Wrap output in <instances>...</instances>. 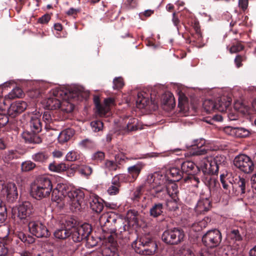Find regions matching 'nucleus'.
I'll use <instances>...</instances> for the list:
<instances>
[{
  "mask_svg": "<svg viewBox=\"0 0 256 256\" xmlns=\"http://www.w3.org/2000/svg\"><path fill=\"white\" fill-rule=\"evenodd\" d=\"M232 98L229 97L223 96L218 98L216 102V108L220 112H224L230 105Z\"/></svg>",
  "mask_w": 256,
  "mask_h": 256,
  "instance_id": "393cba45",
  "label": "nucleus"
},
{
  "mask_svg": "<svg viewBox=\"0 0 256 256\" xmlns=\"http://www.w3.org/2000/svg\"><path fill=\"white\" fill-rule=\"evenodd\" d=\"M138 212L134 210H129L126 216V218L130 224H136L138 223Z\"/></svg>",
  "mask_w": 256,
  "mask_h": 256,
  "instance_id": "e433bc0d",
  "label": "nucleus"
},
{
  "mask_svg": "<svg viewBox=\"0 0 256 256\" xmlns=\"http://www.w3.org/2000/svg\"><path fill=\"white\" fill-rule=\"evenodd\" d=\"M213 164L211 158L206 157L202 160L197 166L198 168L202 170L204 174H216V170H213Z\"/></svg>",
  "mask_w": 256,
  "mask_h": 256,
  "instance_id": "4468645a",
  "label": "nucleus"
},
{
  "mask_svg": "<svg viewBox=\"0 0 256 256\" xmlns=\"http://www.w3.org/2000/svg\"><path fill=\"white\" fill-rule=\"evenodd\" d=\"M52 186L50 179L46 176L38 178L32 186V196L37 200L46 198L52 191Z\"/></svg>",
  "mask_w": 256,
  "mask_h": 256,
  "instance_id": "7ed1b4c3",
  "label": "nucleus"
},
{
  "mask_svg": "<svg viewBox=\"0 0 256 256\" xmlns=\"http://www.w3.org/2000/svg\"><path fill=\"white\" fill-rule=\"evenodd\" d=\"M221 240V233L216 229L208 231L202 238V242L204 246L210 248L218 246Z\"/></svg>",
  "mask_w": 256,
  "mask_h": 256,
  "instance_id": "6e6552de",
  "label": "nucleus"
},
{
  "mask_svg": "<svg viewBox=\"0 0 256 256\" xmlns=\"http://www.w3.org/2000/svg\"><path fill=\"white\" fill-rule=\"evenodd\" d=\"M252 192H249L248 198H256V172L253 174L250 178Z\"/></svg>",
  "mask_w": 256,
  "mask_h": 256,
  "instance_id": "79ce46f5",
  "label": "nucleus"
},
{
  "mask_svg": "<svg viewBox=\"0 0 256 256\" xmlns=\"http://www.w3.org/2000/svg\"><path fill=\"white\" fill-rule=\"evenodd\" d=\"M22 96V90L18 87H16L8 93L5 96V100H11L17 98H20Z\"/></svg>",
  "mask_w": 256,
  "mask_h": 256,
  "instance_id": "58836bf2",
  "label": "nucleus"
},
{
  "mask_svg": "<svg viewBox=\"0 0 256 256\" xmlns=\"http://www.w3.org/2000/svg\"><path fill=\"white\" fill-rule=\"evenodd\" d=\"M195 164L192 161H186L182 163L181 169L183 175L186 174L190 176L193 174Z\"/></svg>",
  "mask_w": 256,
  "mask_h": 256,
  "instance_id": "c85d7f7f",
  "label": "nucleus"
},
{
  "mask_svg": "<svg viewBox=\"0 0 256 256\" xmlns=\"http://www.w3.org/2000/svg\"><path fill=\"white\" fill-rule=\"evenodd\" d=\"M90 125L94 132H99L103 127V123L100 120L92 122Z\"/></svg>",
  "mask_w": 256,
  "mask_h": 256,
  "instance_id": "680f3d73",
  "label": "nucleus"
},
{
  "mask_svg": "<svg viewBox=\"0 0 256 256\" xmlns=\"http://www.w3.org/2000/svg\"><path fill=\"white\" fill-rule=\"evenodd\" d=\"M168 175V177L172 178V180L178 181L182 177L183 174L182 171H180L178 168L172 167L170 168Z\"/></svg>",
  "mask_w": 256,
  "mask_h": 256,
  "instance_id": "2f4dec72",
  "label": "nucleus"
},
{
  "mask_svg": "<svg viewBox=\"0 0 256 256\" xmlns=\"http://www.w3.org/2000/svg\"><path fill=\"white\" fill-rule=\"evenodd\" d=\"M176 181L170 180L166 178V180L164 184V190L162 191V195L159 196L160 198H163L166 195L172 196L174 194H176L178 192V186L175 183Z\"/></svg>",
  "mask_w": 256,
  "mask_h": 256,
  "instance_id": "2eb2a0df",
  "label": "nucleus"
},
{
  "mask_svg": "<svg viewBox=\"0 0 256 256\" xmlns=\"http://www.w3.org/2000/svg\"><path fill=\"white\" fill-rule=\"evenodd\" d=\"M107 192L110 195H116L119 192V187L111 184L108 188Z\"/></svg>",
  "mask_w": 256,
  "mask_h": 256,
  "instance_id": "338daca9",
  "label": "nucleus"
},
{
  "mask_svg": "<svg viewBox=\"0 0 256 256\" xmlns=\"http://www.w3.org/2000/svg\"><path fill=\"white\" fill-rule=\"evenodd\" d=\"M74 130L72 128L64 130L60 132L58 140L60 143L63 144L68 141L74 135Z\"/></svg>",
  "mask_w": 256,
  "mask_h": 256,
  "instance_id": "a878e982",
  "label": "nucleus"
},
{
  "mask_svg": "<svg viewBox=\"0 0 256 256\" xmlns=\"http://www.w3.org/2000/svg\"><path fill=\"white\" fill-rule=\"evenodd\" d=\"M248 186V182L246 179L240 176L236 178L234 180L233 188L236 189L238 194H245L246 187Z\"/></svg>",
  "mask_w": 256,
  "mask_h": 256,
  "instance_id": "aec40b11",
  "label": "nucleus"
},
{
  "mask_svg": "<svg viewBox=\"0 0 256 256\" xmlns=\"http://www.w3.org/2000/svg\"><path fill=\"white\" fill-rule=\"evenodd\" d=\"M236 167L245 174H250L254 170V164L250 158L246 154H240L234 160Z\"/></svg>",
  "mask_w": 256,
  "mask_h": 256,
  "instance_id": "0eeeda50",
  "label": "nucleus"
},
{
  "mask_svg": "<svg viewBox=\"0 0 256 256\" xmlns=\"http://www.w3.org/2000/svg\"><path fill=\"white\" fill-rule=\"evenodd\" d=\"M178 107L180 108V112L184 113L187 109V98L183 94H180L178 96Z\"/></svg>",
  "mask_w": 256,
  "mask_h": 256,
  "instance_id": "c03bdc74",
  "label": "nucleus"
},
{
  "mask_svg": "<svg viewBox=\"0 0 256 256\" xmlns=\"http://www.w3.org/2000/svg\"><path fill=\"white\" fill-rule=\"evenodd\" d=\"M142 188L141 186L136 188L132 197V200H133L134 202H138L140 200V199L142 196Z\"/></svg>",
  "mask_w": 256,
  "mask_h": 256,
  "instance_id": "052dcab7",
  "label": "nucleus"
},
{
  "mask_svg": "<svg viewBox=\"0 0 256 256\" xmlns=\"http://www.w3.org/2000/svg\"><path fill=\"white\" fill-rule=\"evenodd\" d=\"M205 140L203 138L196 140L194 141V144L191 146L193 152L192 154L194 156L204 155L208 152V149L204 146Z\"/></svg>",
  "mask_w": 256,
  "mask_h": 256,
  "instance_id": "a211bd4d",
  "label": "nucleus"
},
{
  "mask_svg": "<svg viewBox=\"0 0 256 256\" xmlns=\"http://www.w3.org/2000/svg\"><path fill=\"white\" fill-rule=\"evenodd\" d=\"M124 178V174L116 175L112 179V184L120 188V182Z\"/></svg>",
  "mask_w": 256,
  "mask_h": 256,
  "instance_id": "69168bd1",
  "label": "nucleus"
},
{
  "mask_svg": "<svg viewBox=\"0 0 256 256\" xmlns=\"http://www.w3.org/2000/svg\"><path fill=\"white\" fill-rule=\"evenodd\" d=\"M210 207V202L207 198H200L195 207L196 211L200 214L208 212Z\"/></svg>",
  "mask_w": 256,
  "mask_h": 256,
  "instance_id": "5701e85b",
  "label": "nucleus"
},
{
  "mask_svg": "<svg viewBox=\"0 0 256 256\" xmlns=\"http://www.w3.org/2000/svg\"><path fill=\"white\" fill-rule=\"evenodd\" d=\"M234 108L244 114L248 113L249 112V108L240 102H236L234 104Z\"/></svg>",
  "mask_w": 256,
  "mask_h": 256,
  "instance_id": "49530a36",
  "label": "nucleus"
},
{
  "mask_svg": "<svg viewBox=\"0 0 256 256\" xmlns=\"http://www.w3.org/2000/svg\"><path fill=\"white\" fill-rule=\"evenodd\" d=\"M108 244L107 246L103 250L102 256H118L116 252V247L117 246L116 240L115 236L112 234L109 235L106 240Z\"/></svg>",
  "mask_w": 256,
  "mask_h": 256,
  "instance_id": "f8f14e48",
  "label": "nucleus"
},
{
  "mask_svg": "<svg viewBox=\"0 0 256 256\" xmlns=\"http://www.w3.org/2000/svg\"><path fill=\"white\" fill-rule=\"evenodd\" d=\"M132 246L136 252L146 256L154 254L157 249L156 242L147 236L138 238Z\"/></svg>",
  "mask_w": 256,
  "mask_h": 256,
  "instance_id": "20e7f679",
  "label": "nucleus"
},
{
  "mask_svg": "<svg viewBox=\"0 0 256 256\" xmlns=\"http://www.w3.org/2000/svg\"><path fill=\"white\" fill-rule=\"evenodd\" d=\"M18 158V154L16 152L11 150L8 151L5 154L4 156V160L6 162H8L10 160L16 158Z\"/></svg>",
  "mask_w": 256,
  "mask_h": 256,
  "instance_id": "5fc2aeb1",
  "label": "nucleus"
},
{
  "mask_svg": "<svg viewBox=\"0 0 256 256\" xmlns=\"http://www.w3.org/2000/svg\"><path fill=\"white\" fill-rule=\"evenodd\" d=\"M31 114L30 116V128L34 132H39L42 130V124L40 122L39 116L40 112L36 110H32L28 112Z\"/></svg>",
  "mask_w": 256,
  "mask_h": 256,
  "instance_id": "dca6fc26",
  "label": "nucleus"
},
{
  "mask_svg": "<svg viewBox=\"0 0 256 256\" xmlns=\"http://www.w3.org/2000/svg\"><path fill=\"white\" fill-rule=\"evenodd\" d=\"M250 132L243 128H236L235 136L237 138H245L248 136Z\"/></svg>",
  "mask_w": 256,
  "mask_h": 256,
  "instance_id": "de8ad7c7",
  "label": "nucleus"
},
{
  "mask_svg": "<svg viewBox=\"0 0 256 256\" xmlns=\"http://www.w3.org/2000/svg\"><path fill=\"white\" fill-rule=\"evenodd\" d=\"M144 166V164L142 162H138L134 165L130 166L128 168V176L133 180H136Z\"/></svg>",
  "mask_w": 256,
  "mask_h": 256,
  "instance_id": "412c9836",
  "label": "nucleus"
},
{
  "mask_svg": "<svg viewBox=\"0 0 256 256\" xmlns=\"http://www.w3.org/2000/svg\"><path fill=\"white\" fill-rule=\"evenodd\" d=\"M140 128L138 124V120L136 118H130L126 125V129L128 132L134 131Z\"/></svg>",
  "mask_w": 256,
  "mask_h": 256,
  "instance_id": "37998d69",
  "label": "nucleus"
},
{
  "mask_svg": "<svg viewBox=\"0 0 256 256\" xmlns=\"http://www.w3.org/2000/svg\"><path fill=\"white\" fill-rule=\"evenodd\" d=\"M70 232V236H72L74 242H77L82 240L81 234L79 232L78 227L72 226L71 228H69Z\"/></svg>",
  "mask_w": 256,
  "mask_h": 256,
  "instance_id": "ea45409f",
  "label": "nucleus"
},
{
  "mask_svg": "<svg viewBox=\"0 0 256 256\" xmlns=\"http://www.w3.org/2000/svg\"><path fill=\"white\" fill-rule=\"evenodd\" d=\"M104 166L108 171H115L118 168V164L116 162L110 160H106Z\"/></svg>",
  "mask_w": 256,
  "mask_h": 256,
  "instance_id": "3c124183",
  "label": "nucleus"
},
{
  "mask_svg": "<svg viewBox=\"0 0 256 256\" xmlns=\"http://www.w3.org/2000/svg\"><path fill=\"white\" fill-rule=\"evenodd\" d=\"M28 226L30 233L37 238H47L50 235L46 226L40 220H30Z\"/></svg>",
  "mask_w": 256,
  "mask_h": 256,
  "instance_id": "1a4fd4ad",
  "label": "nucleus"
},
{
  "mask_svg": "<svg viewBox=\"0 0 256 256\" xmlns=\"http://www.w3.org/2000/svg\"><path fill=\"white\" fill-rule=\"evenodd\" d=\"M48 168L52 172H60L66 170L68 168V166L64 163L58 164L52 163L49 164Z\"/></svg>",
  "mask_w": 256,
  "mask_h": 256,
  "instance_id": "4c0bfd02",
  "label": "nucleus"
},
{
  "mask_svg": "<svg viewBox=\"0 0 256 256\" xmlns=\"http://www.w3.org/2000/svg\"><path fill=\"white\" fill-rule=\"evenodd\" d=\"M94 103L98 114L100 116H104L109 112L110 108L114 105V100L112 98H106L104 105H102L98 102V98H97L94 99Z\"/></svg>",
  "mask_w": 256,
  "mask_h": 256,
  "instance_id": "ddd939ff",
  "label": "nucleus"
},
{
  "mask_svg": "<svg viewBox=\"0 0 256 256\" xmlns=\"http://www.w3.org/2000/svg\"><path fill=\"white\" fill-rule=\"evenodd\" d=\"M166 206L169 211L176 212L178 210V206L176 200H170L166 202Z\"/></svg>",
  "mask_w": 256,
  "mask_h": 256,
  "instance_id": "09e8293b",
  "label": "nucleus"
},
{
  "mask_svg": "<svg viewBox=\"0 0 256 256\" xmlns=\"http://www.w3.org/2000/svg\"><path fill=\"white\" fill-rule=\"evenodd\" d=\"M90 204L92 210L96 212H100L104 208L103 200L98 196H92Z\"/></svg>",
  "mask_w": 256,
  "mask_h": 256,
  "instance_id": "b1692460",
  "label": "nucleus"
},
{
  "mask_svg": "<svg viewBox=\"0 0 256 256\" xmlns=\"http://www.w3.org/2000/svg\"><path fill=\"white\" fill-rule=\"evenodd\" d=\"M37 132H30L28 131L24 132L22 134V138L27 142L39 144L42 142V140L40 136L36 134Z\"/></svg>",
  "mask_w": 256,
  "mask_h": 256,
  "instance_id": "4be33fe9",
  "label": "nucleus"
},
{
  "mask_svg": "<svg viewBox=\"0 0 256 256\" xmlns=\"http://www.w3.org/2000/svg\"><path fill=\"white\" fill-rule=\"evenodd\" d=\"M216 102H214L212 100L207 99L203 102L204 108L207 113H210L215 111L216 110Z\"/></svg>",
  "mask_w": 256,
  "mask_h": 256,
  "instance_id": "f704fd0d",
  "label": "nucleus"
},
{
  "mask_svg": "<svg viewBox=\"0 0 256 256\" xmlns=\"http://www.w3.org/2000/svg\"><path fill=\"white\" fill-rule=\"evenodd\" d=\"M109 212L102 214L99 218V222L102 226H107L108 225Z\"/></svg>",
  "mask_w": 256,
  "mask_h": 256,
  "instance_id": "6e6d98bb",
  "label": "nucleus"
},
{
  "mask_svg": "<svg viewBox=\"0 0 256 256\" xmlns=\"http://www.w3.org/2000/svg\"><path fill=\"white\" fill-rule=\"evenodd\" d=\"M118 224L122 226V228H118V230L114 232L115 235L116 236V237L122 238L124 236V233L126 232V230L128 228V226H126V224H124V221L122 218H119Z\"/></svg>",
  "mask_w": 256,
  "mask_h": 256,
  "instance_id": "a19ab883",
  "label": "nucleus"
},
{
  "mask_svg": "<svg viewBox=\"0 0 256 256\" xmlns=\"http://www.w3.org/2000/svg\"><path fill=\"white\" fill-rule=\"evenodd\" d=\"M78 228L79 230L78 232L81 234L82 240L86 238L92 231L90 225L87 223H85Z\"/></svg>",
  "mask_w": 256,
  "mask_h": 256,
  "instance_id": "473e14b6",
  "label": "nucleus"
},
{
  "mask_svg": "<svg viewBox=\"0 0 256 256\" xmlns=\"http://www.w3.org/2000/svg\"><path fill=\"white\" fill-rule=\"evenodd\" d=\"M236 127H232L230 126H226L224 128L223 131L224 132L230 136H235V130Z\"/></svg>",
  "mask_w": 256,
  "mask_h": 256,
  "instance_id": "774afa93",
  "label": "nucleus"
},
{
  "mask_svg": "<svg viewBox=\"0 0 256 256\" xmlns=\"http://www.w3.org/2000/svg\"><path fill=\"white\" fill-rule=\"evenodd\" d=\"M92 158L97 162H101L104 158V154L102 152L98 151L92 154Z\"/></svg>",
  "mask_w": 256,
  "mask_h": 256,
  "instance_id": "e2e57ef3",
  "label": "nucleus"
},
{
  "mask_svg": "<svg viewBox=\"0 0 256 256\" xmlns=\"http://www.w3.org/2000/svg\"><path fill=\"white\" fill-rule=\"evenodd\" d=\"M28 106L27 104L24 101H16L10 104L8 110V114L12 117H15L24 112Z\"/></svg>",
  "mask_w": 256,
  "mask_h": 256,
  "instance_id": "f3484780",
  "label": "nucleus"
},
{
  "mask_svg": "<svg viewBox=\"0 0 256 256\" xmlns=\"http://www.w3.org/2000/svg\"><path fill=\"white\" fill-rule=\"evenodd\" d=\"M204 222H205L204 220L194 222L192 226V230L196 232L200 231L202 229V228L205 226Z\"/></svg>",
  "mask_w": 256,
  "mask_h": 256,
  "instance_id": "0e129e2a",
  "label": "nucleus"
},
{
  "mask_svg": "<svg viewBox=\"0 0 256 256\" xmlns=\"http://www.w3.org/2000/svg\"><path fill=\"white\" fill-rule=\"evenodd\" d=\"M184 237V231L178 228L165 230L162 235V240L168 244H177L183 240Z\"/></svg>",
  "mask_w": 256,
  "mask_h": 256,
  "instance_id": "423d86ee",
  "label": "nucleus"
},
{
  "mask_svg": "<svg viewBox=\"0 0 256 256\" xmlns=\"http://www.w3.org/2000/svg\"><path fill=\"white\" fill-rule=\"evenodd\" d=\"M64 198L66 199L70 210L76 212L80 208L84 198V194L80 190H69L64 185L54 188L52 192V200L60 204Z\"/></svg>",
  "mask_w": 256,
  "mask_h": 256,
  "instance_id": "f03ea898",
  "label": "nucleus"
},
{
  "mask_svg": "<svg viewBox=\"0 0 256 256\" xmlns=\"http://www.w3.org/2000/svg\"><path fill=\"white\" fill-rule=\"evenodd\" d=\"M0 194L6 196L9 201L13 202L18 196L16 184L13 182H6L0 180Z\"/></svg>",
  "mask_w": 256,
  "mask_h": 256,
  "instance_id": "9d476101",
  "label": "nucleus"
},
{
  "mask_svg": "<svg viewBox=\"0 0 256 256\" xmlns=\"http://www.w3.org/2000/svg\"><path fill=\"white\" fill-rule=\"evenodd\" d=\"M124 85L123 80L120 77L115 78L113 80V88L115 90L121 88Z\"/></svg>",
  "mask_w": 256,
  "mask_h": 256,
  "instance_id": "bf43d9fd",
  "label": "nucleus"
},
{
  "mask_svg": "<svg viewBox=\"0 0 256 256\" xmlns=\"http://www.w3.org/2000/svg\"><path fill=\"white\" fill-rule=\"evenodd\" d=\"M150 214L154 218L161 215L163 212V205L160 203L155 204L150 210Z\"/></svg>",
  "mask_w": 256,
  "mask_h": 256,
  "instance_id": "72a5a7b5",
  "label": "nucleus"
},
{
  "mask_svg": "<svg viewBox=\"0 0 256 256\" xmlns=\"http://www.w3.org/2000/svg\"><path fill=\"white\" fill-rule=\"evenodd\" d=\"M162 104L164 106H168L167 110L174 108L176 102L173 94L170 92L164 94L162 98Z\"/></svg>",
  "mask_w": 256,
  "mask_h": 256,
  "instance_id": "cd10ccee",
  "label": "nucleus"
},
{
  "mask_svg": "<svg viewBox=\"0 0 256 256\" xmlns=\"http://www.w3.org/2000/svg\"><path fill=\"white\" fill-rule=\"evenodd\" d=\"M6 218V208L4 204L0 200V223L4 222Z\"/></svg>",
  "mask_w": 256,
  "mask_h": 256,
  "instance_id": "8fccbe9b",
  "label": "nucleus"
},
{
  "mask_svg": "<svg viewBox=\"0 0 256 256\" xmlns=\"http://www.w3.org/2000/svg\"><path fill=\"white\" fill-rule=\"evenodd\" d=\"M212 164H213V170H216V174L218 173L219 166L224 164L226 161V157L222 155H218L214 158L210 156Z\"/></svg>",
  "mask_w": 256,
  "mask_h": 256,
  "instance_id": "7c9ffc66",
  "label": "nucleus"
},
{
  "mask_svg": "<svg viewBox=\"0 0 256 256\" xmlns=\"http://www.w3.org/2000/svg\"><path fill=\"white\" fill-rule=\"evenodd\" d=\"M54 236L58 239H65L70 236L69 228L64 227L57 229L54 232Z\"/></svg>",
  "mask_w": 256,
  "mask_h": 256,
  "instance_id": "c9c22d12",
  "label": "nucleus"
},
{
  "mask_svg": "<svg viewBox=\"0 0 256 256\" xmlns=\"http://www.w3.org/2000/svg\"><path fill=\"white\" fill-rule=\"evenodd\" d=\"M36 165L30 160H26L23 162L21 164V169L22 172H28L33 170Z\"/></svg>",
  "mask_w": 256,
  "mask_h": 256,
  "instance_id": "a18cd8bd",
  "label": "nucleus"
},
{
  "mask_svg": "<svg viewBox=\"0 0 256 256\" xmlns=\"http://www.w3.org/2000/svg\"><path fill=\"white\" fill-rule=\"evenodd\" d=\"M49 156L48 152H46L40 151L33 154L32 156V158L35 162L44 164L46 162L49 158Z\"/></svg>",
  "mask_w": 256,
  "mask_h": 256,
  "instance_id": "bb28decb",
  "label": "nucleus"
},
{
  "mask_svg": "<svg viewBox=\"0 0 256 256\" xmlns=\"http://www.w3.org/2000/svg\"><path fill=\"white\" fill-rule=\"evenodd\" d=\"M119 218L114 212H109L108 216V226H110L118 224Z\"/></svg>",
  "mask_w": 256,
  "mask_h": 256,
  "instance_id": "603ef678",
  "label": "nucleus"
},
{
  "mask_svg": "<svg viewBox=\"0 0 256 256\" xmlns=\"http://www.w3.org/2000/svg\"><path fill=\"white\" fill-rule=\"evenodd\" d=\"M230 238L235 241H240L242 238L238 229H232L229 234Z\"/></svg>",
  "mask_w": 256,
  "mask_h": 256,
  "instance_id": "864d4df0",
  "label": "nucleus"
},
{
  "mask_svg": "<svg viewBox=\"0 0 256 256\" xmlns=\"http://www.w3.org/2000/svg\"><path fill=\"white\" fill-rule=\"evenodd\" d=\"M70 94H68L67 92L64 91V94L61 96L62 100H60V108L63 112L68 113L71 112L74 108V105L71 103V102L67 99H68L70 96Z\"/></svg>",
  "mask_w": 256,
  "mask_h": 256,
  "instance_id": "6ab92c4d",
  "label": "nucleus"
},
{
  "mask_svg": "<svg viewBox=\"0 0 256 256\" xmlns=\"http://www.w3.org/2000/svg\"><path fill=\"white\" fill-rule=\"evenodd\" d=\"M145 94L142 92H138L137 94L136 105L139 108H144L150 103L148 98H146Z\"/></svg>",
  "mask_w": 256,
  "mask_h": 256,
  "instance_id": "c756f323",
  "label": "nucleus"
},
{
  "mask_svg": "<svg viewBox=\"0 0 256 256\" xmlns=\"http://www.w3.org/2000/svg\"><path fill=\"white\" fill-rule=\"evenodd\" d=\"M78 154L77 152L72 150L69 152L66 156V160L69 162H74L78 160Z\"/></svg>",
  "mask_w": 256,
  "mask_h": 256,
  "instance_id": "13d9d810",
  "label": "nucleus"
},
{
  "mask_svg": "<svg viewBox=\"0 0 256 256\" xmlns=\"http://www.w3.org/2000/svg\"><path fill=\"white\" fill-rule=\"evenodd\" d=\"M80 173L85 176H90L92 172V168L88 166H83L79 170Z\"/></svg>",
  "mask_w": 256,
  "mask_h": 256,
  "instance_id": "4d7b16f0",
  "label": "nucleus"
},
{
  "mask_svg": "<svg viewBox=\"0 0 256 256\" xmlns=\"http://www.w3.org/2000/svg\"><path fill=\"white\" fill-rule=\"evenodd\" d=\"M166 180L165 175L155 172L147 176L144 185L148 190H153L156 196L159 198L162 191L164 190V184Z\"/></svg>",
  "mask_w": 256,
  "mask_h": 256,
  "instance_id": "39448f33",
  "label": "nucleus"
},
{
  "mask_svg": "<svg viewBox=\"0 0 256 256\" xmlns=\"http://www.w3.org/2000/svg\"><path fill=\"white\" fill-rule=\"evenodd\" d=\"M64 94V90H58L54 93V95L48 98L44 102L46 107L49 110H56L60 108V100Z\"/></svg>",
  "mask_w": 256,
  "mask_h": 256,
  "instance_id": "9b49d317",
  "label": "nucleus"
},
{
  "mask_svg": "<svg viewBox=\"0 0 256 256\" xmlns=\"http://www.w3.org/2000/svg\"><path fill=\"white\" fill-rule=\"evenodd\" d=\"M32 206L28 202H24L12 209V217L14 220V231L19 232L20 238L22 241L28 242H34L32 238L30 237V240L26 239V236L22 232L26 228L30 220V216L32 214Z\"/></svg>",
  "mask_w": 256,
  "mask_h": 256,
  "instance_id": "f257e3e1",
  "label": "nucleus"
}]
</instances>
